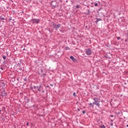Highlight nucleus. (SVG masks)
Here are the masks:
<instances>
[{
  "instance_id": "nucleus-1",
  "label": "nucleus",
  "mask_w": 128,
  "mask_h": 128,
  "mask_svg": "<svg viewBox=\"0 0 128 128\" xmlns=\"http://www.w3.org/2000/svg\"><path fill=\"white\" fill-rule=\"evenodd\" d=\"M30 88L34 92H42V87L41 85L34 86V87H31Z\"/></svg>"
},
{
  "instance_id": "nucleus-2",
  "label": "nucleus",
  "mask_w": 128,
  "mask_h": 128,
  "mask_svg": "<svg viewBox=\"0 0 128 128\" xmlns=\"http://www.w3.org/2000/svg\"><path fill=\"white\" fill-rule=\"evenodd\" d=\"M94 104H96V106H97L100 107V101L98 100V98H94Z\"/></svg>"
},
{
  "instance_id": "nucleus-3",
  "label": "nucleus",
  "mask_w": 128,
  "mask_h": 128,
  "mask_svg": "<svg viewBox=\"0 0 128 128\" xmlns=\"http://www.w3.org/2000/svg\"><path fill=\"white\" fill-rule=\"evenodd\" d=\"M86 54L88 56H90V54H92V50L90 48L87 49L86 51Z\"/></svg>"
},
{
  "instance_id": "nucleus-4",
  "label": "nucleus",
  "mask_w": 128,
  "mask_h": 128,
  "mask_svg": "<svg viewBox=\"0 0 128 128\" xmlns=\"http://www.w3.org/2000/svg\"><path fill=\"white\" fill-rule=\"evenodd\" d=\"M40 22V19H32V22L33 24H38Z\"/></svg>"
},
{
  "instance_id": "nucleus-5",
  "label": "nucleus",
  "mask_w": 128,
  "mask_h": 128,
  "mask_svg": "<svg viewBox=\"0 0 128 128\" xmlns=\"http://www.w3.org/2000/svg\"><path fill=\"white\" fill-rule=\"evenodd\" d=\"M60 24L54 25V28H56V30H58V28H60Z\"/></svg>"
},
{
  "instance_id": "nucleus-6",
  "label": "nucleus",
  "mask_w": 128,
  "mask_h": 128,
  "mask_svg": "<svg viewBox=\"0 0 128 128\" xmlns=\"http://www.w3.org/2000/svg\"><path fill=\"white\" fill-rule=\"evenodd\" d=\"M56 2H52V3H51V5L52 6V8H56Z\"/></svg>"
},
{
  "instance_id": "nucleus-7",
  "label": "nucleus",
  "mask_w": 128,
  "mask_h": 128,
  "mask_svg": "<svg viewBox=\"0 0 128 128\" xmlns=\"http://www.w3.org/2000/svg\"><path fill=\"white\" fill-rule=\"evenodd\" d=\"M70 60H72V62H76L77 60L76 59V58H74V56H71L70 57Z\"/></svg>"
},
{
  "instance_id": "nucleus-8",
  "label": "nucleus",
  "mask_w": 128,
  "mask_h": 128,
  "mask_svg": "<svg viewBox=\"0 0 128 128\" xmlns=\"http://www.w3.org/2000/svg\"><path fill=\"white\" fill-rule=\"evenodd\" d=\"M1 96H6V90H4L3 92L1 93Z\"/></svg>"
},
{
  "instance_id": "nucleus-9",
  "label": "nucleus",
  "mask_w": 128,
  "mask_h": 128,
  "mask_svg": "<svg viewBox=\"0 0 128 128\" xmlns=\"http://www.w3.org/2000/svg\"><path fill=\"white\" fill-rule=\"evenodd\" d=\"M94 103H90L89 104V106H92V108H94Z\"/></svg>"
},
{
  "instance_id": "nucleus-10",
  "label": "nucleus",
  "mask_w": 128,
  "mask_h": 128,
  "mask_svg": "<svg viewBox=\"0 0 128 128\" xmlns=\"http://www.w3.org/2000/svg\"><path fill=\"white\" fill-rule=\"evenodd\" d=\"M100 20H102L99 19V18H96V24H98V22H100Z\"/></svg>"
},
{
  "instance_id": "nucleus-11",
  "label": "nucleus",
  "mask_w": 128,
  "mask_h": 128,
  "mask_svg": "<svg viewBox=\"0 0 128 128\" xmlns=\"http://www.w3.org/2000/svg\"><path fill=\"white\" fill-rule=\"evenodd\" d=\"M65 50H70V48H69L68 47H66V48H65Z\"/></svg>"
},
{
  "instance_id": "nucleus-12",
  "label": "nucleus",
  "mask_w": 128,
  "mask_h": 128,
  "mask_svg": "<svg viewBox=\"0 0 128 128\" xmlns=\"http://www.w3.org/2000/svg\"><path fill=\"white\" fill-rule=\"evenodd\" d=\"M0 18L1 20H4V18L2 17V16H1Z\"/></svg>"
},
{
  "instance_id": "nucleus-13",
  "label": "nucleus",
  "mask_w": 128,
  "mask_h": 128,
  "mask_svg": "<svg viewBox=\"0 0 128 128\" xmlns=\"http://www.w3.org/2000/svg\"><path fill=\"white\" fill-rule=\"evenodd\" d=\"M2 58H3L4 60H6V56H3Z\"/></svg>"
},
{
  "instance_id": "nucleus-14",
  "label": "nucleus",
  "mask_w": 128,
  "mask_h": 128,
  "mask_svg": "<svg viewBox=\"0 0 128 128\" xmlns=\"http://www.w3.org/2000/svg\"><path fill=\"white\" fill-rule=\"evenodd\" d=\"M76 8H80V5H77V6H76Z\"/></svg>"
},
{
  "instance_id": "nucleus-15",
  "label": "nucleus",
  "mask_w": 128,
  "mask_h": 128,
  "mask_svg": "<svg viewBox=\"0 0 128 128\" xmlns=\"http://www.w3.org/2000/svg\"><path fill=\"white\" fill-rule=\"evenodd\" d=\"M95 6H98V3L95 4H94Z\"/></svg>"
},
{
  "instance_id": "nucleus-16",
  "label": "nucleus",
  "mask_w": 128,
  "mask_h": 128,
  "mask_svg": "<svg viewBox=\"0 0 128 128\" xmlns=\"http://www.w3.org/2000/svg\"><path fill=\"white\" fill-rule=\"evenodd\" d=\"M73 96H76V92H74V93L73 94Z\"/></svg>"
},
{
  "instance_id": "nucleus-17",
  "label": "nucleus",
  "mask_w": 128,
  "mask_h": 128,
  "mask_svg": "<svg viewBox=\"0 0 128 128\" xmlns=\"http://www.w3.org/2000/svg\"><path fill=\"white\" fill-rule=\"evenodd\" d=\"M117 39H118V40H120V37L118 36V37L117 38Z\"/></svg>"
},
{
  "instance_id": "nucleus-18",
  "label": "nucleus",
  "mask_w": 128,
  "mask_h": 128,
  "mask_svg": "<svg viewBox=\"0 0 128 128\" xmlns=\"http://www.w3.org/2000/svg\"><path fill=\"white\" fill-rule=\"evenodd\" d=\"M42 92H44V88H42V90H41Z\"/></svg>"
},
{
  "instance_id": "nucleus-19",
  "label": "nucleus",
  "mask_w": 128,
  "mask_h": 128,
  "mask_svg": "<svg viewBox=\"0 0 128 128\" xmlns=\"http://www.w3.org/2000/svg\"><path fill=\"white\" fill-rule=\"evenodd\" d=\"M0 68L2 70H4V68L2 67H0Z\"/></svg>"
},
{
  "instance_id": "nucleus-20",
  "label": "nucleus",
  "mask_w": 128,
  "mask_h": 128,
  "mask_svg": "<svg viewBox=\"0 0 128 128\" xmlns=\"http://www.w3.org/2000/svg\"><path fill=\"white\" fill-rule=\"evenodd\" d=\"M50 86H54V84H50Z\"/></svg>"
},
{
  "instance_id": "nucleus-21",
  "label": "nucleus",
  "mask_w": 128,
  "mask_h": 128,
  "mask_svg": "<svg viewBox=\"0 0 128 128\" xmlns=\"http://www.w3.org/2000/svg\"><path fill=\"white\" fill-rule=\"evenodd\" d=\"M9 20H12V18H9Z\"/></svg>"
},
{
  "instance_id": "nucleus-22",
  "label": "nucleus",
  "mask_w": 128,
  "mask_h": 128,
  "mask_svg": "<svg viewBox=\"0 0 128 128\" xmlns=\"http://www.w3.org/2000/svg\"><path fill=\"white\" fill-rule=\"evenodd\" d=\"M106 128V127H104V126H103L102 127V128Z\"/></svg>"
},
{
  "instance_id": "nucleus-23",
  "label": "nucleus",
  "mask_w": 128,
  "mask_h": 128,
  "mask_svg": "<svg viewBox=\"0 0 128 128\" xmlns=\"http://www.w3.org/2000/svg\"><path fill=\"white\" fill-rule=\"evenodd\" d=\"M28 124H29V123H28V122H27L26 126H28Z\"/></svg>"
},
{
  "instance_id": "nucleus-24",
  "label": "nucleus",
  "mask_w": 128,
  "mask_h": 128,
  "mask_svg": "<svg viewBox=\"0 0 128 128\" xmlns=\"http://www.w3.org/2000/svg\"><path fill=\"white\" fill-rule=\"evenodd\" d=\"M111 118H114V116L112 115V116H110Z\"/></svg>"
},
{
  "instance_id": "nucleus-25",
  "label": "nucleus",
  "mask_w": 128,
  "mask_h": 128,
  "mask_svg": "<svg viewBox=\"0 0 128 128\" xmlns=\"http://www.w3.org/2000/svg\"><path fill=\"white\" fill-rule=\"evenodd\" d=\"M83 114H84V111H83Z\"/></svg>"
},
{
  "instance_id": "nucleus-26",
  "label": "nucleus",
  "mask_w": 128,
  "mask_h": 128,
  "mask_svg": "<svg viewBox=\"0 0 128 128\" xmlns=\"http://www.w3.org/2000/svg\"><path fill=\"white\" fill-rule=\"evenodd\" d=\"M125 42H128V40H125Z\"/></svg>"
},
{
  "instance_id": "nucleus-27",
  "label": "nucleus",
  "mask_w": 128,
  "mask_h": 128,
  "mask_svg": "<svg viewBox=\"0 0 128 128\" xmlns=\"http://www.w3.org/2000/svg\"><path fill=\"white\" fill-rule=\"evenodd\" d=\"M126 126L128 128V124Z\"/></svg>"
},
{
  "instance_id": "nucleus-28",
  "label": "nucleus",
  "mask_w": 128,
  "mask_h": 128,
  "mask_svg": "<svg viewBox=\"0 0 128 128\" xmlns=\"http://www.w3.org/2000/svg\"><path fill=\"white\" fill-rule=\"evenodd\" d=\"M49 87V86H47V88H48Z\"/></svg>"
},
{
  "instance_id": "nucleus-29",
  "label": "nucleus",
  "mask_w": 128,
  "mask_h": 128,
  "mask_svg": "<svg viewBox=\"0 0 128 128\" xmlns=\"http://www.w3.org/2000/svg\"><path fill=\"white\" fill-rule=\"evenodd\" d=\"M78 110H80V109L78 108Z\"/></svg>"
},
{
  "instance_id": "nucleus-30",
  "label": "nucleus",
  "mask_w": 128,
  "mask_h": 128,
  "mask_svg": "<svg viewBox=\"0 0 128 128\" xmlns=\"http://www.w3.org/2000/svg\"><path fill=\"white\" fill-rule=\"evenodd\" d=\"M26 79H24V80H26Z\"/></svg>"
},
{
  "instance_id": "nucleus-31",
  "label": "nucleus",
  "mask_w": 128,
  "mask_h": 128,
  "mask_svg": "<svg viewBox=\"0 0 128 128\" xmlns=\"http://www.w3.org/2000/svg\"><path fill=\"white\" fill-rule=\"evenodd\" d=\"M23 50H24V48Z\"/></svg>"
},
{
  "instance_id": "nucleus-32",
  "label": "nucleus",
  "mask_w": 128,
  "mask_h": 128,
  "mask_svg": "<svg viewBox=\"0 0 128 128\" xmlns=\"http://www.w3.org/2000/svg\"><path fill=\"white\" fill-rule=\"evenodd\" d=\"M118 114H120V112H118Z\"/></svg>"
}]
</instances>
